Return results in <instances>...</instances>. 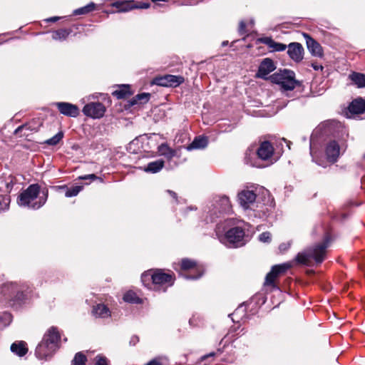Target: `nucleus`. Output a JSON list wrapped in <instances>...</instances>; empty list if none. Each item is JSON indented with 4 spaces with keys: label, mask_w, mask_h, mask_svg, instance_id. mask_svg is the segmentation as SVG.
Listing matches in <instances>:
<instances>
[{
    "label": "nucleus",
    "mask_w": 365,
    "mask_h": 365,
    "mask_svg": "<svg viewBox=\"0 0 365 365\" xmlns=\"http://www.w3.org/2000/svg\"><path fill=\"white\" fill-rule=\"evenodd\" d=\"M289 247H290L289 242L282 243L279 246V250H280V252H284L287 251L289 248Z\"/></svg>",
    "instance_id": "43"
},
{
    "label": "nucleus",
    "mask_w": 365,
    "mask_h": 365,
    "mask_svg": "<svg viewBox=\"0 0 365 365\" xmlns=\"http://www.w3.org/2000/svg\"><path fill=\"white\" fill-rule=\"evenodd\" d=\"M312 67L315 71H319V70H322V69H323V66H321V65L317 64V63H312Z\"/></svg>",
    "instance_id": "46"
},
{
    "label": "nucleus",
    "mask_w": 365,
    "mask_h": 365,
    "mask_svg": "<svg viewBox=\"0 0 365 365\" xmlns=\"http://www.w3.org/2000/svg\"><path fill=\"white\" fill-rule=\"evenodd\" d=\"M261 42L268 46L269 48H272L274 51H283L287 47V46L284 43L274 41L270 37L262 38Z\"/></svg>",
    "instance_id": "24"
},
{
    "label": "nucleus",
    "mask_w": 365,
    "mask_h": 365,
    "mask_svg": "<svg viewBox=\"0 0 365 365\" xmlns=\"http://www.w3.org/2000/svg\"><path fill=\"white\" fill-rule=\"evenodd\" d=\"M220 240L228 247H238L245 244V231L242 228L235 227L227 230L224 237H218Z\"/></svg>",
    "instance_id": "5"
},
{
    "label": "nucleus",
    "mask_w": 365,
    "mask_h": 365,
    "mask_svg": "<svg viewBox=\"0 0 365 365\" xmlns=\"http://www.w3.org/2000/svg\"><path fill=\"white\" fill-rule=\"evenodd\" d=\"M257 195L253 190H242L237 195L240 205L245 209H252L256 202Z\"/></svg>",
    "instance_id": "10"
},
{
    "label": "nucleus",
    "mask_w": 365,
    "mask_h": 365,
    "mask_svg": "<svg viewBox=\"0 0 365 365\" xmlns=\"http://www.w3.org/2000/svg\"><path fill=\"white\" fill-rule=\"evenodd\" d=\"M240 312H245V309H244V308H243V307H242V305H241V306H239V307L235 309V311L234 312V313H233V314H232V315L235 316V315L238 314ZM230 316H231V314H230V315H229V317H230Z\"/></svg>",
    "instance_id": "45"
},
{
    "label": "nucleus",
    "mask_w": 365,
    "mask_h": 365,
    "mask_svg": "<svg viewBox=\"0 0 365 365\" xmlns=\"http://www.w3.org/2000/svg\"><path fill=\"white\" fill-rule=\"evenodd\" d=\"M158 150L160 155L164 156L168 160L176 155V150L170 148L168 144L163 143L158 146Z\"/></svg>",
    "instance_id": "26"
},
{
    "label": "nucleus",
    "mask_w": 365,
    "mask_h": 365,
    "mask_svg": "<svg viewBox=\"0 0 365 365\" xmlns=\"http://www.w3.org/2000/svg\"><path fill=\"white\" fill-rule=\"evenodd\" d=\"M58 349L41 341L35 350L36 356L40 360L48 361L52 358Z\"/></svg>",
    "instance_id": "11"
},
{
    "label": "nucleus",
    "mask_w": 365,
    "mask_h": 365,
    "mask_svg": "<svg viewBox=\"0 0 365 365\" xmlns=\"http://www.w3.org/2000/svg\"><path fill=\"white\" fill-rule=\"evenodd\" d=\"M167 192H168V193H169V194L170 195V196H171L173 199H175V200H177V194H176L175 192H173V191H172V190H167Z\"/></svg>",
    "instance_id": "48"
},
{
    "label": "nucleus",
    "mask_w": 365,
    "mask_h": 365,
    "mask_svg": "<svg viewBox=\"0 0 365 365\" xmlns=\"http://www.w3.org/2000/svg\"><path fill=\"white\" fill-rule=\"evenodd\" d=\"M351 80L359 87H365V76L359 73H353L350 75Z\"/></svg>",
    "instance_id": "29"
},
{
    "label": "nucleus",
    "mask_w": 365,
    "mask_h": 365,
    "mask_svg": "<svg viewBox=\"0 0 365 365\" xmlns=\"http://www.w3.org/2000/svg\"><path fill=\"white\" fill-rule=\"evenodd\" d=\"M106 110V108L105 106L99 102L88 103L83 108V113L85 115L95 119L102 118Z\"/></svg>",
    "instance_id": "8"
},
{
    "label": "nucleus",
    "mask_w": 365,
    "mask_h": 365,
    "mask_svg": "<svg viewBox=\"0 0 365 365\" xmlns=\"http://www.w3.org/2000/svg\"><path fill=\"white\" fill-rule=\"evenodd\" d=\"M310 153L312 155H313L312 140H311V143H310Z\"/></svg>",
    "instance_id": "52"
},
{
    "label": "nucleus",
    "mask_w": 365,
    "mask_h": 365,
    "mask_svg": "<svg viewBox=\"0 0 365 365\" xmlns=\"http://www.w3.org/2000/svg\"><path fill=\"white\" fill-rule=\"evenodd\" d=\"M60 339L61 336L58 329L55 327H51L45 332L41 341L58 349L60 347Z\"/></svg>",
    "instance_id": "13"
},
{
    "label": "nucleus",
    "mask_w": 365,
    "mask_h": 365,
    "mask_svg": "<svg viewBox=\"0 0 365 365\" xmlns=\"http://www.w3.org/2000/svg\"><path fill=\"white\" fill-rule=\"evenodd\" d=\"M181 269L182 271H191L195 272L197 274L193 275L191 274H181L186 279H197L203 274V269L202 267L197 265L194 260L190 259H183L181 262Z\"/></svg>",
    "instance_id": "7"
},
{
    "label": "nucleus",
    "mask_w": 365,
    "mask_h": 365,
    "mask_svg": "<svg viewBox=\"0 0 365 365\" xmlns=\"http://www.w3.org/2000/svg\"><path fill=\"white\" fill-rule=\"evenodd\" d=\"M129 94V87L125 85L122 86V87L113 93V95L118 99L124 98Z\"/></svg>",
    "instance_id": "33"
},
{
    "label": "nucleus",
    "mask_w": 365,
    "mask_h": 365,
    "mask_svg": "<svg viewBox=\"0 0 365 365\" xmlns=\"http://www.w3.org/2000/svg\"><path fill=\"white\" fill-rule=\"evenodd\" d=\"M207 138L200 135L196 137L193 141L186 147V149L189 151L197 149H204L207 146Z\"/></svg>",
    "instance_id": "21"
},
{
    "label": "nucleus",
    "mask_w": 365,
    "mask_h": 365,
    "mask_svg": "<svg viewBox=\"0 0 365 365\" xmlns=\"http://www.w3.org/2000/svg\"><path fill=\"white\" fill-rule=\"evenodd\" d=\"M86 356L81 352H78L73 360V365H86Z\"/></svg>",
    "instance_id": "35"
},
{
    "label": "nucleus",
    "mask_w": 365,
    "mask_h": 365,
    "mask_svg": "<svg viewBox=\"0 0 365 365\" xmlns=\"http://www.w3.org/2000/svg\"><path fill=\"white\" fill-rule=\"evenodd\" d=\"M192 322H193V319H190L189 320V323H190V324H192Z\"/></svg>",
    "instance_id": "57"
},
{
    "label": "nucleus",
    "mask_w": 365,
    "mask_h": 365,
    "mask_svg": "<svg viewBox=\"0 0 365 365\" xmlns=\"http://www.w3.org/2000/svg\"><path fill=\"white\" fill-rule=\"evenodd\" d=\"M123 300L129 303H139L140 302V298L136 294L132 291L127 292L123 296Z\"/></svg>",
    "instance_id": "34"
},
{
    "label": "nucleus",
    "mask_w": 365,
    "mask_h": 365,
    "mask_svg": "<svg viewBox=\"0 0 365 365\" xmlns=\"http://www.w3.org/2000/svg\"><path fill=\"white\" fill-rule=\"evenodd\" d=\"M215 355V353L214 352H212L210 353L209 355L206 356L205 357H207V356H212Z\"/></svg>",
    "instance_id": "55"
},
{
    "label": "nucleus",
    "mask_w": 365,
    "mask_h": 365,
    "mask_svg": "<svg viewBox=\"0 0 365 365\" xmlns=\"http://www.w3.org/2000/svg\"><path fill=\"white\" fill-rule=\"evenodd\" d=\"M273 153L274 148L272 144L268 141L262 142L257 150L258 157L263 160H268L271 158Z\"/></svg>",
    "instance_id": "19"
},
{
    "label": "nucleus",
    "mask_w": 365,
    "mask_h": 365,
    "mask_svg": "<svg viewBox=\"0 0 365 365\" xmlns=\"http://www.w3.org/2000/svg\"><path fill=\"white\" fill-rule=\"evenodd\" d=\"M151 277L153 289L157 291L165 292L171 287L175 280V276L171 273H165L162 269H156L149 274Z\"/></svg>",
    "instance_id": "4"
},
{
    "label": "nucleus",
    "mask_w": 365,
    "mask_h": 365,
    "mask_svg": "<svg viewBox=\"0 0 365 365\" xmlns=\"http://www.w3.org/2000/svg\"><path fill=\"white\" fill-rule=\"evenodd\" d=\"M327 159L329 162L335 163L340 154V148L336 140L329 142L325 148Z\"/></svg>",
    "instance_id": "16"
},
{
    "label": "nucleus",
    "mask_w": 365,
    "mask_h": 365,
    "mask_svg": "<svg viewBox=\"0 0 365 365\" xmlns=\"http://www.w3.org/2000/svg\"><path fill=\"white\" fill-rule=\"evenodd\" d=\"M364 158H365V153H364Z\"/></svg>",
    "instance_id": "60"
},
{
    "label": "nucleus",
    "mask_w": 365,
    "mask_h": 365,
    "mask_svg": "<svg viewBox=\"0 0 365 365\" xmlns=\"http://www.w3.org/2000/svg\"><path fill=\"white\" fill-rule=\"evenodd\" d=\"M26 343L24 341H15L11 345V351L14 354L22 357L25 356L28 352V348Z\"/></svg>",
    "instance_id": "22"
},
{
    "label": "nucleus",
    "mask_w": 365,
    "mask_h": 365,
    "mask_svg": "<svg viewBox=\"0 0 365 365\" xmlns=\"http://www.w3.org/2000/svg\"><path fill=\"white\" fill-rule=\"evenodd\" d=\"M227 43H228V42H227V41H223V42L222 43V46H225L226 45H227Z\"/></svg>",
    "instance_id": "53"
},
{
    "label": "nucleus",
    "mask_w": 365,
    "mask_h": 365,
    "mask_svg": "<svg viewBox=\"0 0 365 365\" xmlns=\"http://www.w3.org/2000/svg\"><path fill=\"white\" fill-rule=\"evenodd\" d=\"M258 239L262 242H269L271 241V234L268 232H264L260 234Z\"/></svg>",
    "instance_id": "38"
},
{
    "label": "nucleus",
    "mask_w": 365,
    "mask_h": 365,
    "mask_svg": "<svg viewBox=\"0 0 365 365\" xmlns=\"http://www.w3.org/2000/svg\"><path fill=\"white\" fill-rule=\"evenodd\" d=\"M12 321V316L10 313L3 312L0 314V329L9 326Z\"/></svg>",
    "instance_id": "31"
},
{
    "label": "nucleus",
    "mask_w": 365,
    "mask_h": 365,
    "mask_svg": "<svg viewBox=\"0 0 365 365\" xmlns=\"http://www.w3.org/2000/svg\"><path fill=\"white\" fill-rule=\"evenodd\" d=\"M275 69L273 61L269 58H264L259 66L257 76L266 78L267 76Z\"/></svg>",
    "instance_id": "18"
},
{
    "label": "nucleus",
    "mask_w": 365,
    "mask_h": 365,
    "mask_svg": "<svg viewBox=\"0 0 365 365\" xmlns=\"http://www.w3.org/2000/svg\"><path fill=\"white\" fill-rule=\"evenodd\" d=\"M138 341V337L137 336H133L131 337L130 344L132 345H135Z\"/></svg>",
    "instance_id": "47"
},
{
    "label": "nucleus",
    "mask_w": 365,
    "mask_h": 365,
    "mask_svg": "<svg viewBox=\"0 0 365 365\" xmlns=\"http://www.w3.org/2000/svg\"><path fill=\"white\" fill-rule=\"evenodd\" d=\"M71 33V29H61L56 30L52 34V38L56 41H64Z\"/></svg>",
    "instance_id": "28"
},
{
    "label": "nucleus",
    "mask_w": 365,
    "mask_h": 365,
    "mask_svg": "<svg viewBox=\"0 0 365 365\" xmlns=\"http://www.w3.org/2000/svg\"><path fill=\"white\" fill-rule=\"evenodd\" d=\"M263 193L268 194V193H269V192H268V190H264V192H263Z\"/></svg>",
    "instance_id": "58"
},
{
    "label": "nucleus",
    "mask_w": 365,
    "mask_h": 365,
    "mask_svg": "<svg viewBox=\"0 0 365 365\" xmlns=\"http://www.w3.org/2000/svg\"><path fill=\"white\" fill-rule=\"evenodd\" d=\"M329 239L326 237L325 240L313 247H310L302 252L298 253L296 256V261L302 264L309 265L312 259L316 263H322L326 256V250L329 246Z\"/></svg>",
    "instance_id": "2"
},
{
    "label": "nucleus",
    "mask_w": 365,
    "mask_h": 365,
    "mask_svg": "<svg viewBox=\"0 0 365 365\" xmlns=\"http://www.w3.org/2000/svg\"><path fill=\"white\" fill-rule=\"evenodd\" d=\"M148 276V274H143V277H142L143 280L144 281V279L145 277H147Z\"/></svg>",
    "instance_id": "56"
},
{
    "label": "nucleus",
    "mask_w": 365,
    "mask_h": 365,
    "mask_svg": "<svg viewBox=\"0 0 365 365\" xmlns=\"http://www.w3.org/2000/svg\"><path fill=\"white\" fill-rule=\"evenodd\" d=\"M150 4L149 3L144 2H135L134 1V9H148Z\"/></svg>",
    "instance_id": "40"
},
{
    "label": "nucleus",
    "mask_w": 365,
    "mask_h": 365,
    "mask_svg": "<svg viewBox=\"0 0 365 365\" xmlns=\"http://www.w3.org/2000/svg\"><path fill=\"white\" fill-rule=\"evenodd\" d=\"M59 19H60V17H58V16H53V17H51V18H49V19H46V21H49V22H55V21H58Z\"/></svg>",
    "instance_id": "49"
},
{
    "label": "nucleus",
    "mask_w": 365,
    "mask_h": 365,
    "mask_svg": "<svg viewBox=\"0 0 365 365\" xmlns=\"http://www.w3.org/2000/svg\"><path fill=\"white\" fill-rule=\"evenodd\" d=\"M24 128V125L19 126L15 130L14 134L17 135L23 128Z\"/></svg>",
    "instance_id": "50"
},
{
    "label": "nucleus",
    "mask_w": 365,
    "mask_h": 365,
    "mask_svg": "<svg viewBox=\"0 0 365 365\" xmlns=\"http://www.w3.org/2000/svg\"><path fill=\"white\" fill-rule=\"evenodd\" d=\"M94 365H108L106 358L101 356H97L96 357V362Z\"/></svg>",
    "instance_id": "39"
},
{
    "label": "nucleus",
    "mask_w": 365,
    "mask_h": 365,
    "mask_svg": "<svg viewBox=\"0 0 365 365\" xmlns=\"http://www.w3.org/2000/svg\"><path fill=\"white\" fill-rule=\"evenodd\" d=\"M82 189H83V186H81V185L74 186L73 187L68 189L65 193V195L67 197H71L76 196L81 192V190Z\"/></svg>",
    "instance_id": "37"
},
{
    "label": "nucleus",
    "mask_w": 365,
    "mask_h": 365,
    "mask_svg": "<svg viewBox=\"0 0 365 365\" xmlns=\"http://www.w3.org/2000/svg\"><path fill=\"white\" fill-rule=\"evenodd\" d=\"M40 186L38 184L30 185L26 190L21 192L17 197V204L20 207H28L31 210H38L46 202L48 192L39 196Z\"/></svg>",
    "instance_id": "1"
},
{
    "label": "nucleus",
    "mask_w": 365,
    "mask_h": 365,
    "mask_svg": "<svg viewBox=\"0 0 365 365\" xmlns=\"http://www.w3.org/2000/svg\"><path fill=\"white\" fill-rule=\"evenodd\" d=\"M287 54L296 63L302 61L304 56V48L298 42L290 43L287 45Z\"/></svg>",
    "instance_id": "15"
},
{
    "label": "nucleus",
    "mask_w": 365,
    "mask_h": 365,
    "mask_svg": "<svg viewBox=\"0 0 365 365\" xmlns=\"http://www.w3.org/2000/svg\"><path fill=\"white\" fill-rule=\"evenodd\" d=\"M349 110L354 114L363 113L365 111V101L362 98L354 100L349 106Z\"/></svg>",
    "instance_id": "23"
},
{
    "label": "nucleus",
    "mask_w": 365,
    "mask_h": 365,
    "mask_svg": "<svg viewBox=\"0 0 365 365\" xmlns=\"http://www.w3.org/2000/svg\"><path fill=\"white\" fill-rule=\"evenodd\" d=\"M246 24L245 21H241L240 22V26H239V32L240 34H245L247 33V31L245 29Z\"/></svg>",
    "instance_id": "42"
},
{
    "label": "nucleus",
    "mask_w": 365,
    "mask_h": 365,
    "mask_svg": "<svg viewBox=\"0 0 365 365\" xmlns=\"http://www.w3.org/2000/svg\"><path fill=\"white\" fill-rule=\"evenodd\" d=\"M92 314L96 317L106 319L111 316V312L106 305L97 304L93 307Z\"/></svg>",
    "instance_id": "20"
},
{
    "label": "nucleus",
    "mask_w": 365,
    "mask_h": 365,
    "mask_svg": "<svg viewBox=\"0 0 365 365\" xmlns=\"http://www.w3.org/2000/svg\"><path fill=\"white\" fill-rule=\"evenodd\" d=\"M184 82V78L181 76L165 75L156 77L153 83L163 87H177Z\"/></svg>",
    "instance_id": "9"
},
{
    "label": "nucleus",
    "mask_w": 365,
    "mask_h": 365,
    "mask_svg": "<svg viewBox=\"0 0 365 365\" xmlns=\"http://www.w3.org/2000/svg\"><path fill=\"white\" fill-rule=\"evenodd\" d=\"M54 105L59 112L66 116L76 118L79 115V108L74 104L67 102H56Z\"/></svg>",
    "instance_id": "14"
},
{
    "label": "nucleus",
    "mask_w": 365,
    "mask_h": 365,
    "mask_svg": "<svg viewBox=\"0 0 365 365\" xmlns=\"http://www.w3.org/2000/svg\"><path fill=\"white\" fill-rule=\"evenodd\" d=\"M290 267L291 265L289 263L273 266L270 272L266 275L264 284L266 285H273L276 278L284 273Z\"/></svg>",
    "instance_id": "12"
},
{
    "label": "nucleus",
    "mask_w": 365,
    "mask_h": 365,
    "mask_svg": "<svg viewBox=\"0 0 365 365\" xmlns=\"http://www.w3.org/2000/svg\"><path fill=\"white\" fill-rule=\"evenodd\" d=\"M111 6L118 9L119 12H127L134 9V1H117L113 2Z\"/></svg>",
    "instance_id": "25"
},
{
    "label": "nucleus",
    "mask_w": 365,
    "mask_h": 365,
    "mask_svg": "<svg viewBox=\"0 0 365 365\" xmlns=\"http://www.w3.org/2000/svg\"><path fill=\"white\" fill-rule=\"evenodd\" d=\"M160 358L154 359L148 362L146 365H162L160 362Z\"/></svg>",
    "instance_id": "44"
},
{
    "label": "nucleus",
    "mask_w": 365,
    "mask_h": 365,
    "mask_svg": "<svg viewBox=\"0 0 365 365\" xmlns=\"http://www.w3.org/2000/svg\"><path fill=\"white\" fill-rule=\"evenodd\" d=\"M164 167V161L163 160H157L149 163L146 167L144 168V171L146 173H156L160 171Z\"/></svg>",
    "instance_id": "27"
},
{
    "label": "nucleus",
    "mask_w": 365,
    "mask_h": 365,
    "mask_svg": "<svg viewBox=\"0 0 365 365\" xmlns=\"http://www.w3.org/2000/svg\"><path fill=\"white\" fill-rule=\"evenodd\" d=\"M272 83L278 84L284 91L294 89L299 82L295 79L294 71L288 69L279 70L269 76Z\"/></svg>",
    "instance_id": "3"
},
{
    "label": "nucleus",
    "mask_w": 365,
    "mask_h": 365,
    "mask_svg": "<svg viewBox=\"0 0 365 365\" xmlns=\"http://www.w3.org/2000/svg\"><path fill=\"white\" fill-rule=\"evenodd\" d=\"M250 24L253 25L254 24V21L253 20H251L250 21Z\"/></svg>",
    "instance_id": "59"
},
{
    "label": "nucleus",
    "mask_w": 365,
    "mask_h": 365,
    "mask_svg": "<svg viewBox=\"0 0 365 365\" xmlns=\"http://www.w3.org/2000/svg\"><path fill=\"white\" fill-rule=\"evenodd\" d=\"M231 209V205L229 198L227 196H218L213 199V201L209 207L210 216L219 213L229 212ZM212 220V217H211Z\"/></svg>",
    "instance_id": "6"
},
{
    "label": "nucleus",
    "mask_w": 365,
    "mask_h": 365,
    "mask_svg": "<svg viewBox=\"0 0 365 365\" xmlns=\"http://www.w3.org/2000/svg\"><path fill=\"white\" fill-rule=\"evenodd\" d=\"M95 7H96L95 4L91 2L85 6H83L81 8L74 10L73 14L74 15L86 14L93 11L95 9Z\"/></svg>",
    "instance_id": "32"
},
{
    "label": "nucleus",
    "mask_w": 365,
    "mask_h": 365,
    "mask_svg": "<svg viewBox=\"0 0 365 365\" xmlns=\"http://www.w3.org/2000/svg\"><path fill=\"white\" fill-rule=\"evenodd\" d=\"M63 134L62 132H58L52 138L46 140V143L49 145H56L63 138Z\"/></svg>",
    "instance_id": "36"
},
{
    "label": "nucleus",
    "mask_w": 365,
    "mask_h": 365,
    "mask_svg": "<svg viewBox=\"0 0 365 365\" xmlns=\"http://www.w3.org/2000/svg\"><path fill=\"white\" fill-rule=\"evenodd\" d=\"M153 2L156 1H168V0H152Z\"/></svg>",
    "instance_id": "54"
},
{
    "label": "nucleus",
    "mask_w": 365,
    "mask_h": 365,
    "mask_svg": "<svg viewBox=\"0 0 365 365\" xmlns=\"http://www.w3.org/2000/svg\"><path fill=\"white\" fill-rule=\"evenodd\" d=\"M304 36L306 39L307 48L311 54L317 57H322L323 56V50L321 45L307 34H304Z\"/></svg>",
    "instance_id": "17"
},
{
    "label": "nucleus",
    "mask_w": 365,
    "mask_h": 365,
    "mask_svg": "<svg viewBox=\"0 0 365 365\" xmlns=\"http://www.w3.org/2000/svg\"><path fill=\"white\" fill-rule=\"evenodd\" d=\"M150 94L148 93H142L136 95L135 97L132 98L130 101V104L132 106L138 104V103H145L149 101Z\"/></svg>",
    "instance_id": "30"
},
{
    "label": "nucleus",
    "mask_w": 365,
    "mask_h": 365,
    "mask_svg": "<svg viewBox=\"0 0 365 365\" xmlns=\"http://www.w3.org/2000/svg\"><path fill=\"white\" fill-rule=\"evenodd\" d=\"M14 184V181H13V179L12 178H11V180L10 182H7V188L9 189V188H11L13 187V185Z\"/></svg>",
    "instance_id": "51"
},
{
    "label": "nucleus",
    "mask_w": 365,
    "mask_h": 365,
    "mask_svg": "<svg viewBox=\"0 0 365 365\" xmlns=\"http://www.w3.org/2000/svg\"><path fill=\"white\" fill-rule=\"evenodd\" d=\"M97 178H98V177L95 174H89V175H83V176H80L79 177L80 180H96Z\"/></svg>",
    "instance_id": "41"
}]
</instances>
